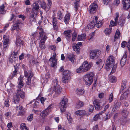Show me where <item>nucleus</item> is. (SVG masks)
<instances>
[{"label":"nucleus","instance_id":"obj_40","mask_svg":"<svg viewBox=\"0 0 130 130\" xmlns=\"http://www.w3.org/2000/svg\"><path fill=\"white\" fill-rule=\"evenodd\" d=\"M84 90H76L75 92L78 95H81L84 93Z\"/></svg>","mask_w":130,"mask_h":130},{"label":"nucleus","instance_id":"obj_53","mask_svg":"<svg viewBox=\"0 0 130 130\" xmlns=\"http://www.w3.org/2000/svg\"><path fill=\"white\" fill-rule=\"evenodd\" d=\"M96 27L97 28H99L101 27L102 25V23L100 21H99L96 24H95Z\"/></svg>","mask_w":130,"mask_h":130},{"label":"nucleus","instance_id":"obj_2","mask_svg":"<svg viewBox=\"0 0 130 130\" xmlns=\"http://www.w3.org/2000/svg\"><path fill=\"white\" fill-rule=\"evenodd\" d=\"M92 65V63L90 62L88 64V61H85L79 68L77 69L76 72L78 73L86 72L90 70Z\"/></svg>","mask_w":130,"mask_h":130},{"label":"nucleus","instance_id":"obj_36","mask_svg":"<svg viewBox=\"0 0 130 130\" xmlns=\"http://www.w3.org/2000/svg\"><path fill=\"white\" fill-rule=\"evenodd\" d=\"M61 92V91L60 90H53L52 92V93L55 95L56 96L59 95Z\"/></svg>","mask_w":130,"mask_h":130},{"label":"nucleus","instance_id":"obj_34","mask_svg":"<svg viewBox=\"0 0 130 130\" xmlns=\"http://www.w3.org/2000/svg\"><path fill=\"white\" fill-rule=\"evenodd\" d=\"M86 35L85 34H83L81 35H79L78 36L77 39L78 41L81 40H84L85 39Z\"/></svg>","mask_w":130,"mask_h":130},{"label":"nucleus","instance_id":"obj_43","mask_svg":"<svg viewBox=\"0 0 130 130\" xmlns=\"http://www.w3.org/2000/svg\"><path fill=\"white\" fill-rule=\"evenodd\" d=\"M95 25L91 21L88 25L87 27L89 29H92L94 27Z\"/></svg>","mask_w":130,"mask_h":130},{"label":"nucleus","instance_id":"obj_14","mask_svg":"<svg viewBox=\"0 0 130 130\" xmlns=\"http://www.w3.org/2000/svg\"><path fill=\"white\" fill-rule=\"evenodd\" d=\"M127 56V53L126 52H124V54L121 58L120 60V64L121 67L123 66L126 63Z\"/></svg>","mask_w":130,"mask_h":130},{"label":"nucleus","instance_id":"obj_22","mask_svg":"<svg viewBox=\"0 0 130 130\" xmlns=\"http://www.w3.org/2000/svg\"><path fill=\"white\" fill-rule=\"evenodd\" d=\"M17 93L18 95H19L21 98L23 99L25 97V93L22 91V90H18Z\"/></svg>","mask_w":130,"mask_h":130},{"label":"nucleus","instance_id":"obj_57","mask_svg":"<svg viewBox=\"0 0 130 130\" xmlns=\"http://www.w3.org/2000/svg\"><path fill=\"white\" fill-rule=\"evenodd\" d=\"M106 118L105 119V120L106 121L109 119L110 118L109 114V112H107L105 113Z\"/></svg>","mask_w":130,"mask_h":130},{"label":"nucleus","instance_id":"obj_4","mask_svg":"<svg viewBox=\"0 0 130 130\" xmlns=\"http://www.w3.org/2000/svg\"><path fill=\"white\" fill-rule=\"evenodd\" d=\"M67 102L68 99L66 98L63 99L59 103V108L62 112L65 111Z\"/></svg>","mask_w":130,"mask_h":130},{"label":"nucleus","instance_id":"obj_16","mask_svg":"<svg viewBox=\"0 0 130 130\" xmlns=\"http://www.w3.org/2000/svg\"><path fill=\"white\" fill-rule=\"evenodd\" d=\"M13 23V26L12 30H17V29H18L19 28V26L21 23V21L18 20H17L14 21Z\"/></svg>","mask_w":130,"mask_h":130},{"label":"nucleus","instance_id":"obj_62","mask_svg":"<svg viewBox=\"0 0 130 130\" xmlns=\"http://www.w3.org/2000/svg\"><path fill=\"white\" fill-rule=\"evenodd\" d=\"M99 114H97L94 117V121H96L99 117Z\"/></svg>","mask_w":130,"mask_h":130},{"label":"nucleus","instance_id":"obj_39","mask_svg":"<svg viewBox=\"0 0 130 130\" xmlns=\"http://www.w3.org/2000/svg\"><path fill=\"white\" fill-rule=\"evenodd\" d=\"M109 80L112 83H115L116 82V77L113 76H111L109 77Z\"/></svg>","mask_w":130,"mask_h":130},{"label":"nucleus","instance_id":"obj_20","mask_svg":"<svg viewBox=\"0 0 130 130\" xmlns=\"http://www.w3.org/2000/svg\"><path fill=\"white\" fill-rule=\"evenodd\" d=\"M74 55L73 54H69L68 55L67 57L66 58L67 60H70L71 61L72 63H74L75 58H74Z\"/></svg>","mask_w":130,"mask_h":130},{"label":"nucleus","instance_id":"obj_32","mask_svg":"<svg viewBox=\"0 0 130 130\" xmlns=\"http://www.w3.org/2000/svg\"><path fill=\"white\" fill-rule=\"evenodd\" d=\"M31 78H27L26 80V85L28 86V88L30 89H32L31 86V85L30 84L31 83Z\"/></svg>","mask_w":130,"mask_h":130},{"label":"nucleus","instance_id":"obj_47","mask_svg":"<svg viewBox=\"0 0 130 130\" xmlns=\"http://www.w3.org/2000/svg\"><path fill=\"white\" fill-rule=\"evenodd\" d=\"M25 114V112L24 110L20 111L18 114V116H22Z\"/></svg>","mask_w":130,"mask_h":130},{"label":"nucleus","instance_id":"obj_61","mask_svg":"<svg viewBox=\"0 0 130 130\" xmlns=\"http://www.w3.org/2000/svg\"><path fill=\"white\" fill-rule=\"evenodd\" d=\"M24 53H22L21 55L19 56V59L20 60H22L24 58Z\"/></svg>","mask_w":130,"mask_h":130},{"label":"nucleus","instance_id":"obj_38","mask_svg":"<svg viewBox=\"0 0 130 130\" xmlns=\"http://www.w3.org/2000/svg\"><path fill=\"white\" fill-rule=\"evenodd\" d=\"M57 18L58 19L61 20L63 18V16L60 11H58L57 13Z\"/></svg>","mask_w":130,"mask_h":130},{"label":"nucleus","instance_id":"obj_25","mask_svg":"<svg viewBox=\"0 0 130 130\" xmlns=\"http://www.w3.org/2000/svg\"><path fill=\"white\" fill-rule=\"evenodd\" d=\"M70 13H68L66 15L64 18V21L66 24L68 23V22L69 21V20L70 19Z\"/></svg>","mask_w":130,"mask_h":130},{"label":"nucleus","instance_id":"obj_13","mask_svg":"<svg viewBox=\"0 0 130 130\" xmlns=\"http://www.w3.org/2000/svg\"><path fill=\"white\" fill-rule=\"evenodd\" d=\"M47 38V37H46L45 36V37L41 38L39 43V47L41 49H44L46 48V46L45 45L44 43Z\"/></svg>","mask_w":130,"mask_h":130},{"label":"nucleus","instance_id":"obj_6","mask_svg":"<svg viewBox=\"0 0 130 130\" xmlns=\"http://www.w3.org/2000/svg\"><path fill=\"white\" fill-rule=\"evenodd\" d=\"M52 106V105H50L47 108L41 112L40 116L42 118H44L48 115L51 111V109Z\"/></svg>","mask_w":130,"mask_h":130},{"label":"nucleus","instance_id":"obj_17","mask_svg":"<svg viewBox=\"0 0 130 130\" xmlns=\"http://www.w3.org/2000/svg\"><path fill=\"white\" fill-rule=\"evenodd\" d=\"M24 75L27 78H31L33 76L34 74L31 70H30L28 72L26 71L25 70L24 71Z\"/></svg>","mask_w":130,"mask_h":130},{"label":"nucleus","instance_id":"obj_7","mask_svg":"<svg viewBox=\"0 0 130 130\" xmlns=\"http://www.w3.org/2000/svg\"><path fill=\"white\" fill-rule=\"evenodd\" d=\"M93 103L96 110H100L102 109V107L100 105L101 102L100 100L95 99L93 101Z\"/></svg>","mask_w":130,"mask_h":130},{"label":"nucleus","instance_id":"obj_12","mask_svg":"<svg viewBox=\"0 0 130 130\" xmlns=\"http://www.w3.org/2000/svg\"><path fill=\"white\" fill-rule=\"evenodd\" d=\"M3 39L4 40L3 47L5 48H6L9 46V37L4 35L3 36Z\"/></svg>","mask_w":130,"mask_h":130},{"label":"nucleus","instance_id":"obj_23","mask_svg":"<svg viewBox=\"0 0 130 130\" xmlns=\"http://www.w3.org/2000/svg\"><path fill=\"white\" fill-rule=\"evenodd\" d=\"M13 100V102L14 103L17 104L19 102L20 100V97L17 94V93H16L15 95L14 96Z\"/></svg>","mask_w":130,"mask_h":130},{"label":"nucleus","instance_id":"obj_45","mask_svg":"<svg viewBox=\"0 0 130 130\" xmlns=\"http://www.w3.org/2000/svg\"><path fill=\"white\" fill-rule=\"evenodd\" d=\"M94 108V107L92 105H90L88 106V109L90 112H92Z\"/></svg>","mask_w":130,"mask_h":130},{"label":"nucleus","instance_id":"obj_29","mask_svg":"<svg viewBox=\"0 0 130 130\" xmlns=\"http://www.w3.org/2000/svg\"><path fill=\"white\" fill-rule=\"evenodd\" d=\"M15 44L17 46H20L21 44L23 45L22 41L20 38H16Z\"/></svg>","mask_w":130,"mask_h":130},{"label":"nucleus","instance_id":"obj_8","mask_svg":"<svg viewBox=\"0 0 130 130\" xmlns=\"http://www.w3.org/2000/svg\"><path fill=\"white\" fill-rule=\"evenodd\" d=\"M55 53L53 54L52 57H51L49 59V61H51V63L50 64L51 67H54L57 65V60L56 58Z\"/></svg>","mask_w":130,"mask_h":130},{"label":"nucleus","instance_id":"obj_44","mask_svg":"<svg viewBox=\"0 0 130 130\" xmlns=\"http://www.w3.org/2000/svg\"><path fill=\"white\" fill-rule=\"evenodd\" d=\"M25 125L24 123H23L21 125V127L22 130H28V128L25 126L24 125Z\"/></svg>","mask_w":130,"mask_h":130},{"label":"nucleus","instance_id":"obj_1","mask_svg":"<svg viewBox=\"0 0 130 130\" xmlns=\"http://www.w3.org/2000/svg\"><path fill=\"white\" fill-rule=\"evenodd\" d=\"M115 62L114 57L112 56L108 57L105 62V69L107 71L109 70L112 67L111 71L110 73V75L112 74L116 71L117 65L115 64Z\"/></svg>","mask_w":130,"mask_h":130},{"label":"nucleus","instance_id":"obj_37","mask_svg":"<svg viewBox=\"0 0 130 130\" xmlns=\"http://www.w3.org/2000/svg\"><path fill=\"white\" fill-rule=\"evenodd\" d=\"M112 30L111 28L110 27L109 28H107L105 30V33L107 35H109L111 33Z\"/></svg>","mask_w":130,"mask_h":130},{"label":"nucleus","instance_id":"obj_64","mask_svg":"<svg viewBox=\"0 0 130 130\" xmlns=\"http://www.w3.org/2000/svg\"><path fill=\"white\" fill-rule=\"evenodd\" d=\"M99 114H97L94 117V121H96L99 117Z\"/></svg>","mask_w":130,"mask_h":130},{"label":"nucleus","instance_id":"obj_59","mask_svg":"<svg viewBox=\"0 0 130 130\" xmlns=\"http://www.w3.org/2000/svg\"><path fill=\"white\" fill-rule=\"evenodd\" d=\"M127 42L126 41H123L121 44V47L122 48H124Z\"/></svg>","mask_w":130,"mask_h":130},{"label":"nucleus","instance_id":"obj_31","mask_svg":"<svg viewBox=\"0 0 130 130\" xmlns=\"http://www.w3.org/2000/svg\"><path fill=\"white\" fill-rule=\"evenodd\" d=\"M120 31L119 30L117 29L116 31L115 35L114 37V41L115 42L117 39H118V38L120 36Z\"/></svg>","mask_w":130,"mask_h":130},{"label":"nucleus","instance_id":"obj_28","mask_svg":"<svg viewBox=\"0 0 130 130\" xmlns=\"http://www.w3.org/2000/svg\"><path fill=\"white\" fill-rule=\"evenodd\" d=\"M126 83L127 81L126 80H124L122 81L121 84V89H126L127 87Z\"/></svg>","mask_w":130,"mask_h":130},{"label":"nucleus","instance_id":"obj_51","mask_svg":"<svg viewBox=\"0 0 130 130\" xmlns=\"http://www.w3.org/2000/svg\"><path fill=\"white\" fill-rule=\"evenodd\" d=\"M17 71H16V70H15L13 72V73L11 75V77L12 79L14 76H17Z\"/></svg>","mask_w":130,"mask_h":130},{"label":"nucleus","instance_id":"obj_9","mask_svg":"<svg viewBox=\"0 0 130 130\" xmlns=\"http://www.w3.org/2000/svg\"><path fill=\"white\" fill-rule=\"evenodd\" d=\"M97 51L96 50L91 51L90 52V57L91 59H96L98 58L99 56L98 55Z\"/></svg>","mask_w":130,"mask_h":130},{"label":"nucleus","instance_id":"obj_50","mask_svg":"<svg viewBox=\"0 0 130 130\" xmlns=\"http://www.w3.org/2000/svg\"><path fill=\"white\" fill-rule=\"evenodd\" d=\"M53 19V24H57V20L56 17L54 16H53L52 17Z\"/></svg>","mask_w":130,"mask_h":130},{"label":"nucleus","instance_id":"obj_21","mask_svg":"<svg viewBox=\"0 0 130 130\" xmlns=\"http://www.w3.org/2000/svg\"><path fill=\"white\" fill-rule=\"evenodd\" d=\"M9 61L12 63L15 62L17 61L16 57L10 55L9 57Z\"/></svg>","mask_w":130,"mask_h":130},{"label":"nucleus","instance_id":"obj_55","mask_svg":"<svg viewBox=\"0 0 130 130\" xmlns=\"http://www.w3.org/2000/svg\"><path fill=\"white\" fill-rule=\"evenodd\" d=\"M33 119V115L32 114H31L30 115L28 118L27 120L29 121H31Z\"/></svg>","mask_w":130,"mask_h":130},{"label":"nucleus","instance_id":"obj_3","mask_svg":"<svg viewBox=\"0 0 130 130\" xmlns=\"http://www.w3.org/2000/svg\"><path fill=\"white\" fill-rule=\"evenodd\" d=\"M94 76V73L90 72L88 73L84 76V80L86 85L89 86L91 84L93 81Z\"/></svg>","mask_w":130,"mask_h":130},{"label":"nucleus","instance_id":"obj_58","mask_svg":"<svg viewBox=\"0 0 130 130\" xmlns=\"http://www.w3.org/2000/svg\"><path fill=\"white\" fill-rule=\"evenodd\" d=\"M53 27L54 29L55 30L57 31L58 30V26L57 25V24H53Z\"/></svg>","mask_w":130,"mask_h":130},{"label":"nucleus","instance_id":"obj_63","mask_svg":"<svg viewBox=\"0 0 130 130\" xmlns=\"http://www.w3.org/2000/svg\"><path fill=\"white\" fill-rule=\"evenodd\" d=\"M99 114H97L94 117V121H96L99 117Z\"/></svg>","mask_w":130,"mask_h":130},{"label":"nucleus","instance_id":"obj_30","mask_svg":"<svg viewBox=\"0 0 130 130\" xmlns=\"http://www.w3.org/2000/svg\"><path fill=\"white\" fill-rule=\"evenodd\" d=\"M18 88L20 89L24 86V84L23 83V81L21 79H20L19 82H18Z\"/></svg>","mask_w":130,"mask_h":130},{"label":"nucleus","instance_id":"obj_48","mask_svg":"<svg viewBox=\"0 0 130 130\" xmlns=\"http://www.w3.org/2000/svg\"><path fill=\"white\" fill-rule=\"evenodd\" d=\"M117 24V21L114 22L113 21L111 20L110 22V25L113 26H116Z\"/></svg>","mask_w":130,"mask_h":130},{"label":"nucleus","instance_id":"obj_11","mask_svg":"<svg viewBox=\"0 0 130 130\" xmlns=\"http://www.w3.org/2000/svg\"><path fill=\"white\" fill-rule=\"evenodd\" d=\"M52 3L51 5L48 4V2L47 3V5H46V3L45 2L43 1L41 3V7L46 12L48 11L50 9L51 6L52 5Z\"/></svg>","mask_w":130,"mask_h":130},{"label":"nucleus","instance_id":"obj_33","mask_svg":"<svg viewBox=\"0 0 130 130\" xmlns=\"http://www.w3.org/2000/svg\"><path fill=\"white\" fill-rule=\"evenodd\" d=\"M33 7L32 8V11L34 10L37 11L38 10L39 8V6L38 4V3H34L33 4Z\"/></svg>","mask_w":130,"mask_h":130},{"label":"nucleus","instance_id":"obj_15","mask_svg":"<svg viewBox=\"0 0 130 130\" xmlns=\"http://www.w3.org/2000/svg\"><path fill=\"white\" fill-rule=\"evenodd\" d=\"M122 2L124 9H127L130 7V0H122Z\"/></svg>","mask_w":130,"mask_h":130},{"label":"nucleus","instance_id":"obj_19","mask_svg":"<svg viewBox=\"0 0 130 130\" xmlns=\"http://www.w3.org/2000/svg\"><path fill=\"white\" fill-rule=\"evenodd\" d=\"M125 23V19L122 17H120L119 19L118 24L121 26H123Z\"/></svg>","mask_w":130,"mask_h":130},{"label":"nucleus","instance_id":"obj_41","mask_svg":"<svg viewBox=\"0 0 130 130\" xmlns=\"http://www.w3.org/2000/svg\"><path fill=\"white\" fill-rule=\"evenodd\" d=\"M72 32V31L71 30H69L65 31L63 32V34L65 36L70 35V34Z\"/></svg>","mask_w":130,"mask_h":130},{"label":"nucleus","instance_id":"obj_42","mask_svg":"<svg viewBox=\"0 0 130 130\" xmlns=\"http://www.w3.org/2000/svg\"><path fill=\"white\" fill-rule=\"evenodd\" d=\"M74 8H75L76 11L78 9V7L79 6V1H77L74 4Z\"/></svg>","mask_w":130,"mask_h":130},{"label":"nucleus","instance_id":"obj_60","mask_svg":"<svg viewBox=\"0 0 130 130\" xmlns=\"http://www.w3.org/2000/svg\"><path fill=\"white\" fill-rule=\"evenodd\" d=\"M46 100V98H44L43 97H41L40 99L41 103L42 104H43L44 102Z\"/></svg>","mask_w":130,"mask_h":130},{"label":"nucleus","instance_id":"obj_46","mask_svg":"<svg viewBox=\"0 0 130 130\" xmlns=\"http://www.w3.org/2000/svg\"><path fill=\"white\" fill-rule=\"evenodd\" d=\"M71 73L68 70H65L64 71L63 73V75H70Z\"/></svg>","mask_w":130,"mask_h":130},{"label":"nucleus","instance_id":"obj_52","mask_svg":"<svg viewBox=\"0 0 130 130\" xmlns=\"http://www.w3.org/2000/svg\"><path fill=\"white\" fill-rule=\"evenodd\" d=\"M109 102L111 103L112 102L113 99V94L112 93H111L109 96Z\"/></svg>","mask_w":130,"mask_h":130},{"label":"nucleus","instance_id":"obj_18","mask_svg":"<svg viewBox=\"0 0 130 130\" xmlns=\"http://www.w3.org/2000/svg\"><path fill=\"white\" fill-rule=\"evenodd\" d=\"M70 75H63V77L62 78V81L63 82L66 83H68L70 80Z\"/></svg>","mask_w":130,"mask_h":130},{"label":"nucleus","instance_id":"obj_54","mask_svg":"<svg viewBox=\"0 0 130 130\" xmlns=\"http://www.w3.org/2000/svg\"><path fill=\"white\" fill-rule=\"evenodd\" d=\"M30 64L31 66H33L36 63L34 59H32V60L29 61Z\"/></svg>","mask_w":130,"mask_h":130},{"label":"nucleus","instance_id":"obj_24","mask_svg":"<svg viewBox=\"0 0 130 130\" xmlns=\"http://www.w3.org/2000/svg\"><path fill=\"white\" fill-rule=\"evenodd\" d=\"M5 8L4 4H3L0 6V14H4L6 13V11Z\"/></svg>","mask_w":130,"mask_h":130},{"label":"nucleus","instance_id":"obj_56","mask_svg":"<svg viewBox=\"0 0 130 130\" xmlns=\"http://www.w3.org/2000/svg\"><path fill=\"white\" fill-rule=\"evenodd\" d=\"M80 115L83 116L85 115V110H79Z\"/></svg>","mask_w":130,"mask_h":130},{"label":"nucleus","instance_id":"obj_5","mask_svg":"<svg viewBox=\"0 0 130 130\" xmlns=\"http://www.w3.org/2000/svg\"><path fill=\"white\" fill-rule=\"evenodd\" d=\"M98 7L97 4L93 3L89 7L88 11L91 14H93L96 12Z\"/></svg>","mask_w":130,"mask_h":130},{"label":"nucleus","instance_id":"obj_26","mask_svg":"<svg viewBox=\"0 0 130 130\" xmlns=\"http://www.w3.org/2000/svg\"><path fill=\"white\" fill-rule=\"evenodd\" d=\"M82 43L81 42H78L75 45V46L74 47L73 49L75 51L78 52L79 50V46H81L82 45Z\"/></svg>","mask_w":130,"mask_h":130},{"label":"nucleus","instance_id":"obj_27","mask_svg":"<svg viewBox=\"0 0 130 130\" xmlns=\"http://www.w3.org/2000/svg\"><path fill=\"white\" fill-rule=\"evenodd\" d=\"M39 30L40 32L39 34L40 35V37L42 38L45 36L46 37H47L46 34L43 31V29L42 28H40Z\"/></svg>","mask_w":130,"mask_h":130},{"label":"nucleus","instance_id":"obj_49","mask_svg":"<svg viewBox=\"0 0 130 130\" xmlns=\"http://www.w3.org/2000/svg\"><path fill=\"white\" fill-rule=\"evenodd\" d=\"M83 102L79 101L78 103L77 107L79 108L83 106Z\"/></svg>","mask_w":130,"mask_h":130},{"label":"nucleus","instance_id":"obj_10","mask_svg":"<svg viewBox=\"0 0 130 130\" xmlns=\"http://www.w3.org/2000/svg\"><path fill=\"white\" fill-rule=\"evenodd\" d=\"M51 88L53 89H62V88L58 84L57 79L54 80L53 82Z\"/></svg>","mask_w":130,"mask_h":130},{"label":"nucleus","instance_id":"obj_35","mask_svg":"<svg viewBox=\"0 0 130 130\" xmlns=\"http://www.w3.org/2000/svg\"><path fill=\"white\" fill-rule=\"evenodd\" d=\"M122 115L124 118H126L127 117L128 114L129 113L128 111L126 110H122L121 112Z\"/></svg>","mask_w":130,"mask_h":130}]
</instances>
